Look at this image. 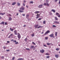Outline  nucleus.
Here are the masks:
<instances>
[{
  "label": "nucleus",
  "instance_id": "1",
  "mask_svg": "<svg viewBox=\"0 0 60 60\" xmlns=\"http://www.w3.org/2000/svg\"><path fill=\"white\" fill-rule=\"evenodd\" d=\"M18 38L19 39V40L20 39V38L21 37V36H20V34L19 33H18Z\"/></svg>",
  "mask_w": 60,
  "mask_h": 60
},
{
  "label": "nucleus",
  "instance_id": "2",
  "mask_svg": "<svg viewBox=\"0 0 60 60\" xmlns=\"http://www.w3.org/2000/svg\"><path fill=\"white\" fill-rule=\"evenodd\" d=\"M54 35V34H50L49 35V36L50 37H53V38H55L54 36H53Z\"/></svg>",
  "mask_w": 60,
  "mask_h": 60
},
{
  "label": "nucleus",
  "instance_id": "3",
  "mask_svg": "<svg viewBox=\"0 0 60 60\" xmlns=\"http://www.w3.org/2000/svg\"><path fill=\"white\" fill-rule=\"evenodd\" d=\"M50 33V31H49V30H47V31L44 34V35H46V34H48V33Z\"/></svg>",
  "mask_w": 60,
  "mask_h": 60
},
{
  "label": "nucleus",
  "instance_id": "4",
  "mask_svg": "<svg viewBox=\"0 0 60 60\" xmlns=\"http://www.w3.org/2000/svg\"><path fill=\"white\" fill-rule=\"evenodd\" d=\"M40 52L41 53H44V50L42 49L41 50H40Z\"/></svg>",
  "mask_w": 60,
  "mask_h": 60
},
{
  "label": "nucleus",
  "instance_id": "5",
  "mask_svg": "<svg viewBox=\"0 0 60 60\" xmlns=\"http://www.w3.org/2000/svg\"><path fill=\"white\" fill-rule=\"evenodd\" d=\"M37 17H36V19H38L40 17V14H37V15H36Z\"/></svg>",
  "mask_w": 60,
  "mask_h": 60
},
{
  "label": "nucleus",
  "instance_id": "6",
  "mask_svg": "<svg viewBox=\"0 0 60 60\" xmlns=\"http://www.w3.org/2000/svg\"><path fill=\"white\" fill-rule=\"evenodd\" d=\"M39 26V25L38 24L37 25H34V27L35 28H38V27Z\"/></svg>",
  "mask_w": 60,
  "mask_h": 60
},
{
  "label": "nucleus",
  "instance_id": "7",
  "mask_svg": "<svg viewBox=\"0 0 60 60\" xmlns=\"http://www.w3.org/2000/svg\"><path fill=\"white\" fill-rule=\"evenodd\" d=\"M14 33L15 34V35H17V31L16 30H15L14 31Z\"/></svg>",
  "mask_w": 60,
  "mask_h": 60
},
{
  "label": "nucleus",
  "instance_id": "8",
  "mask_svg": "<svg viewBox=\"0 0 60 60\" xmlns=\"http://www.w3.org/2000/svg\"><path fill=\"white\" fill-rule=\"evenodd\" d=\"M43 6V4H41L39 5L38 7H39V8H41Z\"/></svg>",
  "mask_w": 60,
  "mask_h": 60
},
{
  "label": "nucleus",
  "instance_id": "9",
  "mask_svg": "<svg viewBox=\"0 0 60 60\" xmlns=\"http://www.w3.org/2000/svg\"><path fill=\"white\" fill-rule=\"evenodd\" d=\"M40 12L39 11H37L35 12L34 13L35 14H37V13H39Z\"/></svg>",
  "mask_w": 60,
  "mask_h": 60
},
{
  "label": "nucleus",
  "instance_id": "10",
  "mask_svg": "<svg viewBox=\"0 0 60 60\" xmlns=\"http://www.w3.org/2000/svg\"><path fill=\"white\" fill-rule=\"evenodd\" d=\"M20 10H22L23 11V10H25V8H20Z\"/></svg>",
  "mask_w": 60,
  "mask_h": 60
},
{
  "label": "nucleus",
  "instance_id": "11",
  "mask_svg": "<svg viewBox=\"0 0 60 60\" xmlns=\"http://www.w3.org/2000/svg\"><path fill=\"white\" fill-rule=\"evenodd\" d=\"M55 57L56 58H58V57L59 56L58 55H55Z\"/></svg>",
  "mask_w": 60,
  "mask_h": 60
},
{
  "label": "nucleus",
  "instance_id": "12",
  "mask_svg": "<svg viewBox=\"0 0 60 60\" xmlns=\"http://www.w3.org/2000/svg\"><path fill=\"white\" fill-rule=\"evenodd\" d=\"M43 27V26H39L38 27L37 29H38V28H42Z\"/></svg>",
  "mask_w": 60,
  "mask_h": 60
},
{
  "label": "nucleus",
  "instance_id": "13",
  "mask_svg": "<svg viewBox=\"0 0 60 60\" xmlns=\"http://www.w3.org/2000/svg\"><path fill=\"white\" fill-rule=\"evenodd\" d=\"M1 24L4 25V22H2L1 23H0V25H1Z\"/></svg>",
  "mask_w": 60,
  "mask_h": 60
},
{
  "label": "nucleus",
  "instance_id": "14",
  "mask_svg": "<svg viewBox=\"0 0 60 60\" xmlns=\"http://www.w3.org/2000/svg\"><path fill=\"white\" fill-rule=\"evenodd\" d=\"M26 18L27 19H28L29 18V15L27 14L26 15Z\"/></svg>",
  "mask_w": 60,
  "mask_h": 60
},
{
  "label": "nucleus",
  "instance_id": "15",
  "mask_svg": "<svg viewBox=\"0 0 60 60\" xmlns=\"http://www.w3.org/2000/svg\"><path fill=\"white\" fill-rule=\"evenodd\" d=\"M54 23H56V24H59V22H57L56 21H54Z\"/></svg>",
  "mask_w": 60,
  "mask_h": 60
},
{
  "label": "nucleus",
  "instance_id": "16",
  "mask_svg": "<svg viewBox=\"0 0 60 60\" xmlns=\"http://www.w3.org/2000/svg\"><path fill=\"white\" fill-rule=\"evenodd\" d=\"M10 30L11 31H13L14 30L13 29H12L11 28H10Z\"/></svg>",
  "mask_w": 60,
  "mask_h": 60
},
{
  "label": "nucleus",
  "instance_id": "17",
  "mask_svg": "<svg viewBox=\"0 0 60 60\" xmlns=\"http://www.w3.org/2000/svg\"><path fill=\"white\" fill-rule=\"evenodd\" d=\"M5 13H0V15H4L5 14Z\"/></svg>",
  "mask_w": 60,
  "mask_h": 60
},
{
  "label": "nucleus",
  "instance_id": "18",
  "mask_svg": "<svg viewBox=\"0 0 60 60\" xmlns=\"http://www.w3.org/2000/svg\"><path fill=\"white\" fill-rule=\"evenodd\" d=\"M11 17H10L9 18L8 20H11Z\"/></svg>",
  "mask_w": 60,
  "mask_h": 60
},
{
  "label": "nucleus",
  "instance_id": "19",
  "mask_svg": "<svg viewBox=\"0 0 60 60\" xmlns=\"http://www.w3.org/2000/svg\"><path fill=\"white\" fill-rule=\"evenodd\" d=\"M19 12H24V11H22L21 10H19Z\"/></svg>",
  "mask_w": 60,
  "mask_h": 60
},
{
  "label": "nucleus",
  "instance_id": "20",
  "mask_svg": "<svg viewBox=\"0 0 60 60\" xmlns=\"http://www.w3.org/2000/svg\"><path fill=\"white\" fill-rule=\"evenodd\" d=\"M48 37H46L45 38V40H48Z\"/></svg>",
  "mask_w": 60,
  "mask_h": 60
},
{
  "label": "nucleus",
  "instance_id": "21",
  "mask_svg": "<svg viewBox=\"0 0 60 60\" xmlns=\"http://www.w3.org/2000/svg\"><path fill=\"white\" fill-rule=\"evenodd\" d=\"M51 11L53 12H56V11H55V10L54 9H52Z\"/></svg>",
  "mask_w": 60,
  "mask_h": 60
},
{
  "label": "nucleus",
  "instance_id": "22",
  "mask_svg": "<svg viewBox=\"0 0 60 60\" xmlns=\"http://www.w3.org/2000/svg\"><path fill=\"white\" fill-rule=\"evenodd\" d=\"M17 5L18 6H20V4L19 3H17Z\"/></svg>",
  "mask_w": 60,
  "mask_h": 60
},
{
  "label": "nucleus",
  "instance_id": "23",
  "mask_svg": "<svg viewBox=\"0 0 60 60\" xmlns=\"http://www.w3.org/2000/svg\"><path fill=\"white\" fill-rule=\"evenodd\" d=\"M45 55H46L47 56H49V54L48 53H46L45 54Z\"/></svg>",
  "mask_w": 60,
  "mask_h": 60
},
{
  "label": "nucleus",
  "instance_id": "24",
  "mask_svg": "<svg viewBox=\"0 0 60 60\" xmlns=\"http://www.w3.org/2000/svg\"><path fill=\"white\" fill-rule=\"evenodd\" d=\"M56 15H57V16H58V15L59 14L58 13H56Z\"/></svg>",
  "mask_w": 60,
  "mask_h": 60
},
{
  "label": "nucleus",
  "instance_id": "25",
  "mask_svg": "<svg viewBox=\"0 0 60 60\" xmlns=\"http://www.w3.org/2000/svg\"><path fill=\"white\" fill-rule=\"evenodd\" d=\"M15 4H16V2H14L12 4V5H14Z\"/></svg>",
  "mask_w": 60,
  "mask_h": 60
},
{
  "label": "nucleus",
  "instance_id": "26",
  "mask_svg": "<svg viewBox=\"0 0 60 60\" xmlns=\"http://www.w3.org/2000/svg\"><path fill=\"white\" fill-rule=\"evenodd\" d=\"M46 5L47 6H49V4H48V3H46Z\"/></svg>",
  "mask_w": 60,
  "mask_h": 60
},
{
  "label": "nucleus",
  "instance_id": "27",
  "mask_svg": "<svg viewBox=\"0 0 60 60\" xmlns=\"http://www.w3.org/2000/svg\"><path fill=\"white\" fill-rule=\"evenodd\" d=\"M55 19L56 20H58V19L57 18V17H55Z\"/></svg>",
  "mask_w": 60,
  "mask_h": 60
},
{
  "label": "nucleus",
  "instance_id": "28",
  "mask_svg": "<svg viewBox=\"0 0 60 60\" xmlns=\"http://www.w3.org/2000/svg\"><path fill=\"white\" fill-rule=\"evenodd\" d=\"M57 32H55V36H57Z\"/></svg>",
  "mask_w": 60,
  "mask_h": 60
},
{
  "label": "nucleus",
  "instance_id": "29",
  "mask_svg": "<svg viewBox=\"0 0 60 60\" xmlns=\"http://www.w3.org/2000/svg\"><path fill=\"white\" fill-rule=\"evenodd\" d=\"M26 49L27 50H30V49L29 48H26Z\"/></svg>",
  "mask_w": 60,
  "mask_h": 60
},
{
  "label": "nucleus",
  "instance_id": "30",
  "mask_svg": "<svg viewBox=\"0 0 60 60\" xmlns=\"http://www.w3.org/2000/svg\"><path fill=\"white\" fill-rule=\"evenodd\" d=\"M27 38H26L24 39V41H27Z\"/></svg>",
  "mask_w": 60,
  "mask_h": 60
},
{
  "label": "nucleus",
  "instance_id": "31",
  "mask_svg": "<svg viewBox=\"0 0 60 60\" xmlns=\"http://www.w3.org/2000/svg\"><path fill=\"white\" fill-rule=\"evenodd\" d=\"M34 2L33 1H31L30 2V4H33Z\"/></svg>",
  "mask_w": 60,
  "mask_h": 60
},
{
  "label": "nucleus",
  "instance_id": "32",
  "mask_svg": "<svg viewBox=\"0 0 60 60\" xmlns=\"http://www.w3.org/2000/svg\"><path fill=\"white\" fill-rule=\"evenodd\" d=\"M56 50L57 51H58V50H59V49L58 48H56Z\"/></svg>",
  "mask_w": 60,
  "mask_h": 60
},
{
  "label": "nucleus",
  "instance_id": "33",
  "mask_svg": "<svg viewBox=\"0 0 60 60\" xmlns=\"http://www.w3.org/2000/svg\"><path fill=\"white\" fill-rule=\"evenodd\" d=\"M46 23V21H44L43 22V23L44 24H45V23Z\"/></svg>",
  "mask_w": 60,
  "mask_h": 60
},
{
  "label": "nucleus",
  "instance_id": "34",
  "mask_svg": "<svg viewBox=\"0 0 60 60\" xmlns=\"http://www.w3.org/2000/svg\"><path fill=\"white\" fill-rule=\"evenodd\" d=\"M34 46H31L30 47V48H31V49H33L34 48Z\"/></svg>",
  "mask_w": 60,
  "mask_h": 60
},
{
  "label": "nucleus",
  "instance_id": "35",
  "mask_svg": "<svg viewBox=\"0 0 60 60\" xmlns=\"http://www.w3.org/2000/svg\"><path fill=\"white\" fill-rule=\"evenodd\" d=\"M50 44H51V43H47V45H50Z\"/></svg>",
  "mask_w": 60,
  "mask_h": 60
},
{
  "label": "nucleus",
  "instance_id": "36",
  "mask_svg": "<svg viewBox=\"0 0 60 60\" xmlns=\"http://www.w3.org/2000/svg\"><path fill=\"white\" fill-rule=\"evenodd\" d=\"M3 49H6V47L4 46L3 47Z\"/></svg>",
  "mask_w": 60,
  "mask_h": 60
},
{
  "label": "nucleus",
  "instance_id": "37",
  "mask_svg": "<svg viewBox=\"0 0 60 60\" xmlns=\"http://www.w3.org/2000/svg\"><path fill=\"white\" fill-rule=\"evenodd\" d=\"M14 59H15V57H13L12 58V60H14Z\"/></svg>",
  "mask_w": 60,
  "mask_h": 60
},
{
  "label": "nucleus",
  "instance_id": "38",
  "mask_svg": "<svg viewBox=\"0 0 60 60\" xmlns=\"http://www.w3.org/2000/svg\"><path fill=\"white\" fill-rule=\"evenodd\" d=\"M34 34H32V35H31V36H32V37H33V36H34Z\"/></svg>",
  "mask_w": 60,
  "mask_h": 60
},
{
  "label": "nucleus",
  "instance_id": "39",
  "mask_svg": "<svg viewBox=\"0 0 60 60\" xmlns=\"http://www.w3.org/2000/svg\"><path fill=\"white\" fill-rule=\"evenodd\" d=\"M43 5L45 6L46 5V4L45 3L43 4Z\"/></svg>",
  "mask_w": 60,
  "mask_h": 60
},
{
  "label": "nucleus",
  "instance_id": "40",
  "mask_svg": "<svg viewBox=\"0 0 60 60\" xmlns=\"http://www.w3.org/2000/svg\"><path fill=\"white\" fill-rule=\"evenodd\" d=\"M50 57L49 56H46V57L47 58H49Z\"/></svg>",
  "mask_w": 60,
  "mask_h": 60
},
{
  "label": "nucleus",
  "instance_id": "41",
  "mask_svg": "<svg viewBox=\"0 0 60 60\" xmlns=\"http://www.w3.org/2000/svg\"><path fill=\"white\" fill-rule=\"evenodd\" d=\"M52 26L53 27H56V26L54 25H53Z\"/></svg>",
  "mask_w": 60,
  "mask_h": 60
},
{
  "label": "nucleus",
  "instance_id": "42",
  "mask_svg": "<svg viewBox=\"0 0 60 60\" xmlns=\"http://www.w3.org/2000/svg\"><path fill=\"white\" fill-rule=\"evenodd\" d=\"M41 19H42L41 18H39V19H38V20H41Z\"/></svg>",
  "mask_w": 60,
  "mask_h": 60
},
{
  "label": "nucleus",
  "instance_id": "43",
  "mask_svg": "<svg viewBox=\"0 0 60 60\" xmlns=\"http://www.w3.org/2000/svg\"><path fill=\"white\" fill-rule=\"evenodd\" d=\"M10 51V50H6V51H7V52Z\"/></svg>",
  "mask_w": 60,
  "mask_h": 60
},
{
  "label": "nucleus",
  "instance_id": "44",
  "mask_svg": "<svg viewBox=\"0 0 60 60\" xmlns=\"http://www.w3.org/2000/svg\"><path fill=\"white\" fill-rule=\"evenodd\" d=\"M44 47H47V46L45 45H44Z\"/></svg>",
  "mask_w": 60,
  "mask_h": 60
},
{
  "label": "nucleus",
  "instance_id": "45",
  "mask_svg": "<svg viewBox=\"0 0 60 60\" xmlns=\"http://www.w3.org/2000/svg\"><path fill=\"white\" fill-rule=\"evenodd\" d=\"M32 43L33 44H34V45H35V44L34 42H32Z\"/></svg>",
  "mask_w": 60,
  "mask_h": 60
},
{
  "label": "nucleus",
  "instance_id": "46",
  "mask_svg": "<svg viewBox=\"0 0 60 60\" xmlns=\"http://www.w3.org/2000/svg\"><path fill=\"white\" fill-rule=\"evenodd\" d=\"M5 25H7V23L6 22H5Z\"/></svg>",
  "mask_w": 60,
  "mask_h": 60
},
{
  "label": "nucleus",
  "instance_id": "47",
  "mask_svg": "<svg viewBox=\"0 0 60 60\" xmlns=\"http://www.w3.org/2000/svg\"><path fill=\"white\" fill-rule=\"evenodd\" d=\"M57 16L58 17H59V18H60V14H59Z\"/></svg>",
  "mask_w": 60,
  "mask_h": 60
},
{
  "label": "nucleus",
  "instance_id": "48",
  "mask_svg": "<svg viewBox=\"0 0 60 60\" xmlns=\"http://www.w3.org/2000/svg\"><path fill=\"white\" fill-rule=\"evenodd\" d=\"M8 15L9 16H11V15L10 14H8Z\"/></svg>",
  "mask_w": 60,
  "mask_h": 60
},
{
  "label": "nucleus",
  "instance_id": "49",
  "mask_svg": "<svg viewBox=\"0 0 60 60\" xmlns=\"http://www.w3.org/2000/svg\"><path fill=\"white\" fill-rule=\"evenodd\" d=\"M1 58H4V56H2L1 57Z\"/></svg>",
  "mask_w": 60,
  "mask_h": 60
},
{
  "label": "nucleus",
  "instance_id": "50",
  "mask_svg": "<svg viewBox=\"0 0 60 60\" xmlns=\"http://www.w3.org/2000/svg\"><path fill=\"white\" fill-rule=\"evenodd\" d=\"M23 6H25V4L24 3L23 4Z\"/></svg>",
  "mask_w": 60,
  "mask_h": 60
},
{
  "label": "nucleus",
  "instance_id": "51",
  "mask_svg": "<svg viewBox=\"0 0 60 60\" xmlns=\"http://www.w3.org/2000/svg\"><path fill=\"white\" fill-rule=\"evenodd\" d=\"M11 41H14V40L13 39H12L11 40Z\"/></svg>",
  "mask_w": 60,
  "mask_h": 60
},
{
  "label": "nucleus",
  "instance_id": "52",
  "mask_svg": "<svg viewBox=\"0 0 60 60\" xmlns=\"http://www.w3.org/2000/svg\"><path fill=\"white\" fill-rule=\"evenodd\" d=\"M46 3H47V2H49V0H46Z\"/></svg>",
  "mask_w": 60,
  "mask_h": 60
},
{
  "label": "nucleus",
  "instance_id": "53",
  "mask_svg": "<svg viewBox=\"0 0 60 60\" xmlns=\"http://www.w3.org/2000/svg\"><path fill=\"white\" fill-rule=\"evenodd\" d=\"M22 16H25V15L23 14Z\"/></svg>",
  "mask_w": 60,
  "mask_h": 60
},
{
  "label": "nucleus",
  "instance_id": "54",
  "mask_svg": "<svg viewBox=\"0 0 60 60\" xmlns=\"http://www.w3.org/2000/svg\"><path fill=\"white\" fill-rule=\"evenodd\" d=\"M16 41L14 40V41L13 42H16Z\"/></svg>",
  "mask_w": 60,
  "mask_h": 60
},
{
  "label": "nucleus",
  "instance_id": "55",
  "mask_svg": "<svg viewBox=\"0 0 60 60\" xmlns=\"http://www.w3.org/2000/svg\"><path fill=\"white\" fill-rule=\"evenodd\" d=\"M15 44H18V42H17L15 43Z\"/></svg>",
  "mask_w": 60,
  "mask_h": 60
},
{
  "label": "nucleus",
  "instance_id": "56",
  "mask_svg": "<svg viewBox=\"0 0 60 60\" xmlns=\"http://www.w3.org/2000/svg\"><path fill=\"white\" fill-rule=\"evenodd\" d=\"M7 43H10V41H7Z\"/></svg>",
  "mask_w": 60,
  "mask_h": 60
},
{
  "label": "nucleus",
  "instance_id": "57",
  "mask_svg": "<svg viewBox=\"0 0 60 60\" xmlns=\"http://www.w3.org/2000/svg\"><path fill=\"white\" fill-rule=\"evenodd\" d=\"M26 25H24L23 26V27H26Z\"/></svg>",
  "mask_w": 60,
  "mask_h": 60
},
{
  "label": "nucleus",
  "instance_id": "58",
  "mask_svg": "<svg viewBox=\"0 0 60 60\" xmlns=\"http://www.w3.org/2000/svg\"><path fill=\"white\" fill-rule=\"evenodd\" d=\"M17 60H21L20 58H19L17 59Z\"/></svg>",
  "mask_w": 60,
  "mask_h": 60
},
{
  "label": "nucleus",
  "instance_id": "59",
  "mask_svg": "<svg viewBox=\"0 0 60 60\" xmlns=\"http://www.w3.org/2000/svg\"><path fill=\"white\" fill-rule=\"evenodd\" d=\"M2 19V17L1 16H0V19Z\"/></svg>",
  "mask_w": 60,
  "mask_h": 60
},
{
  "label": "nucleus",
  "instance_id": "60",
  "mask_svg": "<svg viewBox=\"0 0 60 60\" xmlns=\"http://www.w3.org/2000/svg\"><path fill=\"white\" fill-rule=\"evenodd\" d=\"M21 60H23V59L22 58H20Z\"/></svg>",
  "mask_w": 60,
  "mask_h": 60
},
{
  "label": "nucleus",
  "instance_id": "61",
  "mask_svg": "<svg viewBox=\"0 0 60 60\" xmlns=\"http://www.w3.org/2000/svg\"><path fill=\"white\" fill-rule=\"evenodd\" d=\"M26 7H27V8H28V6L26 5Z\"/></svg>",
  "mask_w": 60,
  "mask_h": 60
},
{
  "label": "nucleus",
  "instance_id": "62",
  "mask_svg": "<svg viewBox=\"0 0 60 60\" xmlns=\"http://www.w3.org/2000/svg\"><path fill=\"white\" fill-rule=\"evenodd\" d=\"M58 1V0H55V2H57Z\"/></svg>",
  "mask_w": 60,
  "mask_h": 60
},
{
  "label": "nucleus",
  "instance_id": "63",
  "mask_svg": "<svg viewBox=\"0 0 60 60\" xmlns=\"http://www.w3.org/2000/svg\"><path fill=\"white\" fill-rule=\"evenodd\" d=\"M13 34H11L10 35V36H12Z\"/></svg>",
  "mask_w": 60,
  "mask_h": 60
},
{
  "label": "nucleus",
  "instance_id": "64",
  "mask_svg": "<svg viewBox=\"0 0 60 60\" xmlns=\"http://www.w3.org/2000/svg\"><path fill=\"white\" fill-rule=\"evenodd\" d=\"M59 4H60V0L59 1Z\"/></svg>",
  "mask_w": 60,
  "mask_h": 60
}]
</instances>
